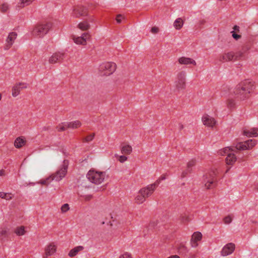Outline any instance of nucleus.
<instances>
[{"label":"nucleus","instance_id":"obj_37","mask_svg":"<svg viewBox=\"0 0 258 258\" xmlns=\"http://www.w3.org/2000/svg\"><path fill=\"white\" fill-rule=\"evenodd\" d=\"M80 197H83L84 198L85 200L86 201H89L92 198V196L91 195H84V196L80 195Z\"/></svg>","mask_w":258,"mask_h":258},{"label":"nucleus","instance_id":"obj_3","mask_svg":"<svg viewBox=\"0 0 258 258\" xmlns=\"http://www.w3.org/2000/svg\"><path fill=\"white\" fill-rule=\"evenodd\" d=\"M159 184V182L158 181H155L154 183L141 189L139 192V195L135 198L136 202L141 204L144 202L146 198L149 197L152 194Z\"/></svg>","mask_w":258,"mask_h":258},{"label":"nucleus","instance_id":"obj_15","mask_svg":"<svg viewBox=\"0 0 258 258\" xmlns=\"http://www.w3.org/2000/svg\"><path fill=\"white\" fill-rule=\"evenodd\" d=\"M235 249V245L232 243H229L222 248L221 253L222 256H227L231 254Z\"/></svg>","mask_w":258,"mask_h":258},{"label":"nucleus","instance_id":"obj_42","mask_svg":"<svg viewBox=\"0 0 258 258\" xmlns=\"http://www.w3.org/2000/svg\"><path fill=\"white\" fill-rule=\"evenodd\" d=\"M127 157L123 155H121L119 157V161L122 163L127 160Z\"/></svg>","mask_w":258,"mask_h":258},{"label":"nucleus","instance_id":"obj_24","mask_svg":"<svg viewBox=\"0 0 258 258\" xmlns=\"http://www.w3.org/2000/svg\"><path fill=\"white\" fill-rule=\"evenodd\" d=\"M56 251V247L52 244H50L45 248V256L46 257L52 255Z\"/></svg>","mask_w":258,"mask_h":258},{"label":"nucleus","instance_id":"obj_53","mask_svg":"<svg viewBox=\"0 0 258 258\" xmlns=\"http://www.w3.org/2000/svg\"><path fill=\"white\" fill-rule=\"evenodd\" d=\"M89 21H90V22H93V21H94V19H93V18H90L89 19Z\"/></svg>","mask_w":258,"mask_h":258},{"label":"nucleus","instance_id":"obj_20","mask_svg":"<svg viewBox=\"0 0 258 258\" xmlns=\"http://www.w3.org/2000/svg\"><path fill=\"white\" fill-rule=\"evenodd\" d=\"M17 36V34L16 32H11L10 33L7 39V45L5 47V49H9L12 44H13V42L15 40V39L16 38Z\"/></svg>","mask_w":258,"mask_h":258},{"label":"nucleus","instance_id":"obj_18","mask_svg":"<svg viewBox=\"0 0 258 258\" xmlns=\"http://www.w3.org/2000/svg\"><path fill=\"white\" fill-rule=\"evenodd\" d=\"M202 237V234L201 232H195L191 237V239L190 240V244L192 247H196L198 246V244L197 243L198 241L201 240Z\"/></svg>","mask_w":258,"mask_h":258},{"label":"nucleus","instance_id":"obj_4","mask_svg":"<svg viewBox=\"0 0 258 258\" xmlns=\"http://www.w3.org/2000/svg\"><path fill=\"white\" fill-rule=\"evenodd\" d=\"M247 47H243L242 50L237 51L235 53L233 52H229L224 53L219 58L221 61H228L240 59L243 57L244 53L247 51Z\"/></svg>","mask_w":258,"mask_h":258},{"label":"nucleus","instance_id":"obj_56","mask_svg":"<svg viewBox=\"0 0 258 258\" xmlns=\"http://www.w3.org/2000/svg\"><path fill=\"white\" fill-rule=\"evenodd\" d=\"M257 190H258V186H257Z\"/></svg>","mask_w":258,"mask_h":258},{"label":"nucleus","instance_id":"obj_36","mask_svg":"<svg viewBox=\"0 0 258 258\" xmlns=\"http://www.w3.org/2000/svg\"><path fill=\"white\" fill-rule=\"evenodd\" d=\"M231 221L232 218L230 216H227L224 218V222L226 224L230 223Z\"/></svg>","mask_w":258,"mask_h":258},{"label":"nucleus","instance_id":"obj_2","mask_svg":"<svg viewBox=\"0 0 258 258\" xmlns=\"http://www.w3.org/2000/svg\"><path fill=\"white\" fill-rule=\"evenodd\" d=\"M69 165V161L64 160L62 164L60 166L58 170L51 176L45 180L41 181V183L43 185H46L48 183L49 180H55L56 181H60L66 175Z\"/></svg>","mask_w":258,"mask_h":258},{"label":"nucleus","instance_id":"obj_28","mask_svg":"<svg viewBox=\"0 0 258 258\" xmlns=\"http://www.w3.org/2000/svg\"><path fill=\"white\" fill-rule=\"evenodd\" d=\"M178 252L180 254L186 255L188 252V249L182 244H180L178 247Z\"/></svg>","mask_w":258,"mask_h":258},{"label":"nucleus","instance_id":"obj_10","mask_svg":"<svg viewBox=\"0 0 258 258\" xmlns=\"http://www.w3.org/2000/svg\"><path fill=\"white\" fill-rule=\"evenodd\" d=\"M256 144V141L254 140H248L244 142L237 143L235 148L236 150H249Z\"/></svg>","mask_w":258,"mask_h":258},{"label":"nucleus","instance_id":"obj_46","mask_svg":"<svg viewBox=\"0 0 258 258\" xmlns=\"http://www.w3.org/2000/svg\"><path fill=\"white\" fill-rule=\"evenodd\" d=\"M165 178H166L165 175H162L161 176V177L158 180H156V181H158L160 182L161 180H164Z\"/></svg>","mask_w":258,"mask_h":258},{"label":"nucleus","instance_id":"obj_52","mask_svg":"<svg viewBox=\"0 0 258 258\" xmlns=\"http://www.w3.org/2000/svg\"><path fill=\"white\" fill-rule=\"evenodd\" d=\"M168 258H180V257L179 256H178L177 255H174L171 256Z\"/></svg>","mask_w":258,"mask_h":258},{"label":"nucleus","instance_id":"obj_11","mask_svg":"<svg viewBox=\"0 0 258 258\" xmlns=\"http://www.w3.org/2000/svg\"><path fill=\"white\" fill-rule=\"evenodd\" d=\"M81 125V122L79 120L69 122H63L61 125H59L57 127L58 131H63L67 128L75 129L80 127Z\"/></svg>","mask_w":258,"mask_h":258},{"label":"nucleus","instance_id":"obj_41","mask_svg":"<svg viewBox=\"0 0 258 258\" xmlns=\"http://www.w3.org/2000/svg\"><path fill=\"white\" fill-rule=\"evenodd\" d=\"M231 33H232V37L235 40H238L241 37V36L240 35L236 34L233 31H232Z\"/></svg>","mask_w":258,"mask_h":258},{"label":"nucleus","instance_id":"obj_34","mask_svg":"<svg viewBox=\"0 0 258 258\" xmlns=\"http://www.w3.org/2000/svg\"><path fill=\"white\" fill-rule=\"evenodd\" d=\"M94 136H95L94 134H90L83 139V142H90L94 139Z\"/></svg>","mask_w":258,"mask_h":258},{"label":"nucleus","instance_id":"obj_38","mask_svg":"<svg viewBox=\"0 0 258 258\" xmlns=\"http://www.w3.org/2000/svg\"><path fill=\"white\" fill-rule=\"evenodd\" d=\"M157 223H156L155 222H152L150 223L149 225V228L150 229H151L152 228H157Z\"/></svg>","mask_w":258,"mask_h":258},{"label":"nucleus","instance_id":"obj_51","mask_svg":"<svg viewBox=\"0 0 258 258\" xmlns=\"http://www.w3.org/2000/svg\"><path fill=\"white\" fill-rule=\"evenodd\" d=\"M1 234L2 235H6L7 234V231L6 230H2L1 232Z\"/></svg>","mask_w":258,"mask_h":258},{"label":"nucleus","instance_id":"obj_27","mask_svg":"<svg viewBox=\"0 0 258 258\" xmlns=\"http://www.w3.org/2000/svg\"><path fill=\"white\" fill-rule=\"evenodd\" d=\"M132 151V148L130 145L123 146L121 148V152L122 154H130Z\"/></svg>","mask_w":258,"mask_h":258},{"label":"nucleus","instance_id":"obj_6","mask_svg":"<svg viewBox=\"0 0 258 258\" xmlns=\"http://www.w3.org/2000/svg\"><path fill=\"white\" fill-rule=\"evenodd\" d=\"M51 27V23L38 24L34 28L32 34L37 37H42L48 33Z\"/></svg>","mask_w":258,"mask_h":258},{"label":"nucleus","instance_id":"obj_17","mask_svg":"<svg viewBox=\"0 0 258 258\" xmlns=\"http://www.w3.org/2000/svg\"><path fill=\"white\" fill-rule=\"evenodd\" d=\"M27 87V85L24 83H19V84H16L12 89L13 96H17L22 89H25Z\"/></svg>","mask_w":258,"mask_h":258},{"label":"nucleus","instance_id":"obj_7","mask_svg":"<svg viewBox=\"0 0 258 258\" xmlns=\"http://www.w3.org/2000/svg\"><path fill=\"white\" fill-rule=\"evenodd\" d=\"M217 174L216 170H212L204 176L205 185L207 188H212L215 185L217 181L216 178Z\"/></svg>","mask_w":258,"mask_h":258},{"label":"nucleus","instance_id":"obj_33","mask_svg":"<svg viewBox=\"0 0 258 258\" xmlns=\"http://www.w3.org/2000/svg\"><path fill=\"white\" fill-rule=\"evenodd\" d=\"M9 9V5L7 3H4L0 6V11L2 13H5Z\"/></svg>","mask_w":258,"mask_h":258},{"label":"nucleus","instance_id":"obj_31","mask_svg":"<svg viewBox=\"0 0 258 258\" xmlns=\"http://www.w3.org/2000/svg\"><path fill=\"white\" fill-rule=\"evenodd\" d=\"M34 0H21V2L18 4L17 6L20 8L24 7L25 6L30 4Z\"/></svg>","mask_w":258,"mask_h":258},{"label":"nucleus","instance_id":"obj_30","mask_svg":"<svg viewBox=\"0 0 258 258\" xmlns=\"http://www.w3.org/2000/svg\"><path fill=\"white\" fill-rule=\"evenodd\" d=\"M78 27L81 30H87L90 28V25L87 21H83L78 24Z\"/></svg>","mask_w":258,"mask_h":258},{"label":"nucleus","instance_id":"obj_19","mask_svg":"<svg viewBox=\"0 0 258 258\" xmlns=\"http://www.w3.org/2000/svg\"><path fill=\"white\" fill-rule=\"evenodd\" d=\"M202 121L204 125L211 127L216 123L215 119L208 115H205L202 117Z\"/></svg>","mask_w":258,"mask_h":258},{"label":"nucleus","instance_id":"obj_39","mask_svg":"<svg viewBox=\"0 0 258 258\" xmlns=\"http://www.w3.org/2000/svg\"><path fill=\"white\" fill-rule=\"evenodd\" d=\"M124 19V17L121 15H118L116 18V21L117 23L120 24L122 22V19Z\"/></svg>","mask_w":258,"mask_h":258},{"label":"nucleus","instance_id":"obj_44","mask_svg":"<svg viewBox=\"0 0 258 258\" xmlns=\"http://www.w3.org/2000/svg\"><path fill=\"white\" fill-rule=\"evenodd\" d=\"M12 197L11 196V194L9 193H6V196H5V197H4V199L7 200H10L12 199Z\"/></svg>","mask_w":258,"mask_h":258},{"label":"nucleus","instance_id":"obj_22","mask_svg":"<svg viewBox=\"0 0 258 258\" xmlns=\"http://www.w3.org/2000/svg\"><path fill=\"white\" fill-rule=\"evenodd\" d=\"M243 135L248 137H258V128H251L249 130H244Z\"/></svg>","mask_w":258,"mask_h":258},{"label":"nucleus","instance_id":"obj_48","mask_svg":"<svg viewBox=\"0 0 258 258\" xmlns=\"http://www.w3.org/2000/svg\"><path fill=\"white\" fill-rule=\"evenodd\" d=\"M181 220L183 222H184L185 221H187L188 220V219L187 217H182V219H181Z\"/></svg>","mask_w":258,"mask_h":258},{"label":"nucleus","instance_id":"obj_49","mask_svg":"<svg viewBox=\"0 0 258 258\" xmlns=\"http://www.w3.org/2000/svg\"><path fill=\"white\" fill-rule=\"evenodd\" d=\"M5 171L3 169L0 170V176H4L5 175Z\"/></svg>","mask_w":258,"mask_h":258},{"label":"nucleus","instance_id":"obj_25","mask_svg":"<svg viewBox=\"0 0 258 258\" xmlns=\"http://www.w3.org/2000/svg\"><path fill=\"white\" fill-rule=\"evenodd\" d=\"M83 249H84V247L82 246L75 247L70 250L69 253V255L70 257H74L80 251H81Z\"/></svg>","mask_w":258,"mask_h":258},{"label":"nucleus","instance_id":"obj_54","mask_svg":"<svg viewBox=\"0 0 258 258\" xmlns=\"http://www.w3.org/2000/svg\"><path fill=\"white\" fill-rule=\"evenodd\" d=\"M204 22H205V21H204V20H203V21H202L201 22V24H203L204 23Z\"/></svg>","mask_w":258,"mask_h":258},{"label":"nucleus","instance_id":"obj_23","mask_svg":"<svg viewBox=\"0 0 258 258\" xmlns=\"http://www.w3.org/2000/svg\"><path fill=\"white\" fill-rule=\"evenodd\" d=\"M178 61L182 64H192L193 65H196V61L194 59L188 57H181L178 59Z\"/></svg>","mask_w":258,"mask_h":258},{"label":"nucleus","instance_id":"obj_50","mask_svg":"<svg viewBox=\"0 0 258 258\" xmlns=\"http://www.w3.org/2000/svg\"><path fill=\"white\" fill-rule=\"evenodd\" d=\"M183 128V125L182 124H181L180 123L178 124V129L179 130H181Z\"/></svg>","mask_w":258,"mask_h":258},{"label":"nucleus","instance_id":"obj_47","mask_svg":"<svg viewBox=\"0 0 258 258\" xmlns=\"http://www.w3.org/2000/svg\"><path fill=\"white\" fill-rule=\"evenodd\" d=\"M233 29L235 30V31H239V27L237 26V25H235L234 27H233Z\"/></svg>","mask_w":258,"mask_h":258},{"label":"nucleus","instance_id":"obj_45","mask_svg":"<svg viewBox=\"0 0 258 258\" xmlns=\"http://www.w3.org/2000/svg\"><path fill=\"white\" fill-rule=\"evenodd\" d=\"M6 196V193L1 192H0V198L2 199H4V197Z\"/></svg>","mask_w":258,"mask_h":258},{"label":"nucleus","instance_id":"obj_32","mask_svg":"<svg viewBox=\"0 0 258 258\" xmlns=\"http://www.w3.org/2000/svg\"><path fill=\"white\" fill-rule=\"evenodd\" d=\"M15 233L19 236L23 235L25 233V228L24 226H20L17 227L15 230Z\"/></svg>","mask_w":258,"mask_h":258},{"label":"nucleus","instance_id":"obj_29","mask_svg":"<svg viewBox=\"0 0 258 258\" xmlns=\"http://www.w3.org/2000/svg\"><path fill=\"white\" fill-rule=\"evenodd\" d=\"M183 22L181 18H177L175 20L174 23V26L177 30H179L183 26Z\"/></svg>","mask_w":258,"mask_h":258},{"label":"nucleus","instance_id":"obj_16","mask_svg":"<svg viewBox=\"0 0 258 258\" xmlns=\"http://www.w3.org/2000/svg\"><path fill=\"white\" fill-rule=\"evenodd\" d=\"M90 37V35L88 33H84L81 36L74 37L73 39L76 44L85 45L86 44V41L89 39Z\"/></svg>","mask_w":258,"mask_h":258},{"label":"nucleus","instance_id":"obj_26","mask_svg":"<svg viewBox=\"0 0 258 258\" xmlns=\"http://www.w3.org/2000/svg\"><path fill=\"white\" fill-rule=\"evenodd\" d=\"M25 140L22 137H18L15 141V146L17 148H20L25 145Z\"/></svg>","mask_w":258,"mask_h":258},{"label":"nucleus","instance_id":"obj_8","mask_svg":"<svg viewBox=\"0 0 258 258\" xmlns=\"http://www.w3.org/2000/svg\"><path fill=\"white\" fill-rule=\"evenodd\" d=\"M98 69L102 75H110L115 71L116 64L111 62H104L100 65Z\"/></svg>","mask_w":258,"mask_h":258},{"label":"nucleus","instance_id":"obj_5","mask_svg":"<svg viewBox=\"0 0 258 258\" xmlns=\"http://www.w3.org/2000/svg\"><path fill=\"white\" fill-rule=\"evenodd\" d=\"M105 173L104 172L95 171L90 170L87 174L88 180L96 184L101 183L104 180Z\"/></svg>","mask_w":258,"mask_h":258},{"label":"nucleus","instance_id":"obj_43","mask_svg":"<svg viewBox=\"0 0 258 258\" xmlns=\"http://www.w3.org/2000/svg\"><path fill=\"white\" fill-rule=\"evenodd\" d=\"M151 32L154 34L157 33L159 32V28L156 27H153L152 28Z\"/></svg>","mask_w":258,"mask_h":258},{"label":"nucleus","instance_id":"obj_35","mask_svg":"<svg viewBox=\"0 0 258 258\" xmlns=\"http://www.w3.org/2000/svg\"><path fill=\"white\" fill-rule=\"evenodd\" d=\"M69 209V206L68 204L63 205L61 208V211L62 212H66Z\"/></svg>","mask_w":258,"mask_h":258},{"label":"nucleus","instance_id":"obj_13","mask_svg":"<svg viewBox=\"0 0 258 258\" xmlns=\"http://www.w3.org/2000/svg\"><path fill=\"white\" fill-rule=\"evenodd\" d=\"M65 53L59 52L54 53L49 59V63L53 64L60 62L65 58Z\"/></svg>","mask_w":258,"mask_h":258},{"label":"nucleus","instance_id":"obj_55","mask_svg":"<svg viewBox=\"0 0 258 258\" xmlns=\"http://www.w3.org/2000/svg\"><path fill=\"white\" fill-rule=\"evenodd\" d=\"M1 98H2V95H1V94H0V100L1 99Z\"/></svg>","mask_w":258,"mask_h":258},{"label":"nucleus","instance_id":"obj_9","mask_svg":"<svg viewBox=\"0 0 258 258\" xmlns=\"http://www.w3.org/2000/svg\"><path fill=\"white\" fill-rule=\"evenodd\" d=\"M231 149L229 147H227L223 150H220L218 153L220 155L223 156L227 155L226 158V162L227 164H233L236 160V157L235 155L232 153H230Z\"/></svg>","mask_w":258,"mask_h":258},{"label":"nucleus","instance_id":"obj_14","mask_svg":"<svg viewBox=\"0 0 258 258\" xmlns=\"http://www.w3.org/2000/svg\"><path fill=\"white\" fill-rule=\"evenodd\" d=\"M73 15L75 17L78 18L80 16L87 15V10L83 6H78L74 8Z\"/></svg>","mask_w":258,"mask_h":258},{"label":"nucleus","instance_id":"obj_40","mask_svg":"<svg viewBox=\"0 0 258 258\" xmlns=\"http://www.w3.org/2000/svg\"><path fill=\"white\" fill-rule=\"evenodd\" d=\"M119 258H132L131 254L128 252H125L121 255Z\"/></svg>","mask_w":258,"mask_h":258},{"label":"nucleus","instance_id":"obj_1","mask_svg":"<svg viewBox=\"0 0 258 258\" xmlns=\"http://www.w3.org/2000/svg\"><path fill=\"white\" fill-rule=\"evenodd\" d=\"M254 88V82L249 80H245L238 84L232 93L228 98L227 101V107L232 108L235 106V102L233 96L234 95L236 98L241 100H244L249 97L250 93Z\"/></svg>","mask_w":258,"mask_h":258},{"label":"nucleus","instance_id":"obj_21","mask_svg":"<svg viewBox=\"0 0 258 258\" xmlns=\"http://www.w3.org/2000/svg\"><path fill=\"white\" fill-rule=\"evenodd\" d=\"M195 160L192 159L189 161L187 164L186 169L182 172L181 177L182 178L185 177L188 173H190L192 170V167L195 165Z\"/></svg>","mask_w":258,"mask_h":258},{"label":"nucleus","instance_id":"obj_12","mask_svg":"<svg viewBox=\"0 0 258 258\" xmlns=\"http://www.w3.org/2000/svg\"><path fill=\"white\" fill-rule=\"evenodd\" d=\"M176 88L178 90L183 89L185 86V73L181 72L177 75V80L175 82Z\"/></svg>","mask_w":258,"mask_h":258}]
</instances>
